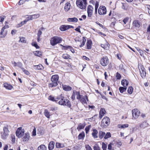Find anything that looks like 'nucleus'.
Wrapping results in <instances>:
<instances>
[{"label":"nucleus","instance_id":"0eeeda50","mask_svg":"<svg viewBox=\"0 0 150 150\" xmlns=\"http://www.w3.org/2000/svg\"><path fill=\"white\" fill-rule=\"evenodd\" d=\"M109 60L107 57H103L100 60V64L103 66H106L108 64Z\"/></svg>","mask_w":150,"mask_h":150},{"label":"nucleus","instance_id":"6e6552de","mask_svg":"<svg viewBox=\"0 0 150 150\" xmlns=\"http://www.w3.org/2000/svg\"><path fill=\"white\" fill-rule=\"evenodd\" d=\"M132 112L133 117L135 119L137 118L140 114V111L137 109H134Z\"/></svg>","mask_w":150,"mask_h":150},{"label":"nucleus","instance_id":"39448f33","mask_svg":"<svg viewBox=\"0 0 150 150\" xmlns=\"http://www.w3.org/2000/svg\"><path fill=\"white\" fill-rule=\"evenodd\" d=\"M3 132L1 133V137L3 139H6L9 135V131L8 129V126L4 127L3 128Z\"/></svg>","mask_w":150,"mask_h":150},{"label":"nucleus","instance_id":"c9c22d12","mask_svg":"<svg viewBox=\"0 0 150 150\" xmlns=\"http://www.w3.org/2000/svg\"><path fill=\"white\" fill-rule=\"evenodd\" d=\"M64 47L65 48V49H69L71 51V52L73 53H74L75 52L74 50V49L72 47H71L70 46H64Z\"/></svg>","mask_w":150,"mask_h":150},{"label":"nucleus","instance_id":"dca6fc26","mask_svg":"<svg viewBox=\"0 0 150 150\" xmlns=\"http://www.w3.org/2000/svg\"><path fill=\"white\" fill-rule=\"evenodd\" d=\"M71 6L69 2H67L65 4L64 9L65 11H68L70 9Z\"/></svg>","mask_w":150,"mask_h":150},{"label":"nucleus","instance_id":"ddd939ff","mask_svg":"<svg viewBox=\"0 0 150 150\" xmlns=\"http://www.w3.org/2000/svg\"><path fill=\"white\" fill-rule=\"evenodd\" d=\"M59 79V76L58 75L55 74L52 75L51 78V81L52 82H57Z\"/></svg>","mask_w":150,"mask_h":150},{"label":"nucleus","instance_id":"e433bc0d","mask_svg":"<svg viewBox=\"0 0 150 150\" xmlns=\"http://www.w3.org/2000/svg\"><path fill=\"white\" fill-rule=\"evenodd\" d=\"M44 114L45 116L47 118H49L50 115V113L48 112V111L47 110H45L44 112Z\"/></svg>","mask_w":150,"mask_h":150},{"label":"nucleus","instance_id":"f704fd0d","mask_svg":"<svg viewBox=\"0 0 150 150\" xmlns=\"http://www.w3.org/2000/svg\"><path fill=\"white\" fill-rule=\"evenodd\" d=\"M128 126V124H125L122 125L120 124L118 125V127L120 128H124L127 127Z\"/></svg>","mask_w":150,"mask_h":150},{"label":"nucleus","instance_id":"a211bd4d","mask_svg":"<svg viewBox=\"0 0 150 150\" xmlns=\"http://www.w3.org/2000/svg\"><path fill=\"white\" fill-rule=\"evenodd\" d=\"M92 44V41L91 40H87L86 43L87 48L88 49H91V48Z\"/></svg>","mask_w":150,"mask_h":150},{"label":"nucleus","instance_id":"6e6d98bb","mask_svg":"<svg viewBox=\"0 0 150 150\" xmlns=\"http://www.w3.org/2000/svg\"><path fill=\"white\" fill-rule=\"evenodd\" d=\"M107 148V145L104 142L102 143V148L103 150H106Z\"/></svg>","mask_w":150,"mask_h":150},{"label":"nucleus","instance_id":"7ed1b4c3","mask_svg":"<svg viewBox=\"0 0 150 150\" xmlns=\"http://www.w3.org/2000/svg\"><path fill=\"white\" fill-rule=\"evenodd\" d=\"M62 40V38L61 37L54 36L51 38L50 41V44L54 46L57 44L61 43Z\"/></svg>","mask_w":150,"mask_h":150},{"label":"nucleus","instance_id":"680f3d73","mask_svg":"<svg viewBox=\"0 0 150 150\" xmlns=\"http://www.w3.org/2000/svg\"><path fill=\"white\" fill-rule=\"evenodd\" d=\"M81 28V26H79L77 28H76L75 29V30L79 32V33H81V31H80V28Z\"/></svg>","mask_w":150,"mask_h":150},{"label":"nucleus","instance_id":"f03ea898","mask_svg":"<svg viewBox=\"0 0 150 150\" xmlns=\"http://www.w3.org/2000/svg\"><path fill=\"white\" fill-rule=\"evenodd\" d=\"M87 3L86 0H77L76 4L79 8L84 9L86 8Z\"/></svg>","mask_w":150,"mask_h":150},{"label":"nucleus","instance_id":"de8ad7c7","mask_svg":"<svg viewBox=\"0 0 150 150\" xmlns=\"http://www.w3.org/2000/svg\"><path fill=\"white\" fill-rule=\"evenodd\" d=\"M91 125H89L88 126H86L85 128V130L86 131V133H88L89 131V130L91 127Z\"/></svg>","mask_w":150,"mask_h":150},{"label":"nucleus","instance_id":"338daca9","mask_svg":"<svg viewBox=\"0 0 150 150\" xmlns=\"http://www.w3.org/2000/svg\"><path fill=\"white\" fill-rule=\"evenodd\" d=\"M75 92H74L72 94V95L71 97V99H72V100H74L75 99Z\"/></svg>","mask_w":150,"mask_h":150},{"label":"nucleus","instance_id":"bf43d9fd","mask_svg":"<svg viewBox=\"0 0 150 150\" xmlns=\"http://www.w3.org/2000/svg\"><path fill=\"white\" fill-rule=\"evenodd\" d=\"M113 144H112V143H110L108 146V149L110 150L112 149V145H113Z\"/></svg>","mask_w":150,"mask_h":150},{"label":"nucleus","instance_id":"e2e57ef3","mask_svg":"<svg viewBox=\"0 0 150 150\" xmlns=\"http://www.w3.org/2000/svg\"><path fill=\"white\" fill-rule=\"evenodd\" d=\"M99 6L98 2L96 1L95 5V9H97Z\"/></svg>","mask_w":150,"mask_h":150},{"label":"nucleus","instance_id":"49530a36","mask_svg":"<svg viewBox=\"0 0 150 150\" xmlns=\"http://www.w3.org/2000/svg\"><path fill=\"white\" fill-rule=\"evenodd\" d=\"M86 41V40L85 37H83L82 42V43L80 45V47H82L84 45L85 42Z\"/></svg>","mask_w":150,"mask_h":150},{"label":"nucleus","instance_id":"603ef678","mask_svg":"<svg viewBox=\"0 0 150 150\" xmlns=\"http://www.w3.org/2000/svg\"><path fill=\"white\" fill-rule=\"evenodd\" d=\"M93 149L94 150H100V148L98 144H96L93 146Z\"/></svg>","mask_w":150,"mask_h":150},{"label":"nucleus","instance_id":"423d86ee","mask_svg":"<svg viewBox=\"0 0 150 150\" xmlns=\"http://www.w3.org/2000/svg\"><path fill=\"white\" fill-rule=\"evenodd\" d=\"M22 127H21L18 128L16 132V136L18 138H21L22 137L24 134V130H22Z\"/></svg>","mask_w":150,"mask_h":150},{"label":"nucleus","instance_id":"412c9836","mask_svg":"<svg viewBox=\"0 0 150 150\" xmlns=\"http://www.w3.org/2000/svg\"><path fill=\"white\" fill-rule=\"evenodd\" d=\"M62 86L63 89L65 91H70L71 90V88L69 86L65 85H62Z\"/></svg>","mask_w":150,"mask_h":150},{"label":"nucleus","instance_id":"774afa93","mask_svg":"<svg viewBox=\"0 0 150 150\" xmlns=\"http://www.w3.org/2000/svg\"><path fill=\"white\" fill-rule=\"evenodd\" d=\"M17 31L15 30H12L11 32V34L12 35H13L15 34L16 33Z\"/></svg>","mask_w":150,"mask_h":150},{"label":"nucleus","instance_id":"c85d7f7f","mask_svg":"<svg viewBox=\"0 0 150 150\" xmlns=\"http://www.w3.org/2000/svg\"><path fill=\"white\" fill-rule=\"evenodd\" d=\"M85 137V133L83 132L80 133L78 136L79 139H83Z\"/></svg>","mask_w":150,"mask_h":150},{"label":"nucleus","instance_id":"c756f323","mask_svg":"<svg viewBox=\"0 0 150 150\" xmlns=\"http://www.w3.org/2000/svg\"><path fill=\"white\" fill-rule=\"evenodd\" d=\"M58 85L57 82H52L49 83V87H53L56 86Z\"/></svg>","mask_w":150,"mask_h":150},{"label":"nucleus","instance_id":"4c0bfd02","mask_svg":"<svg viewBox=\"0 0 150 150\" xmlns=\"http://www.w3.org/2000/svg\"><path fill=\"white\" fill-rule=\"evenodd\" d=\"M111 137V134L109 132H108L106 133L104 137V138L105 139H107Z\"/></svg>","mask_w":150,"mask_h":150},{"label":"nucleus","instance_id":"9b49d317","mask_svg":"<svg viewBox=\"0 0 150 150\" xmlns=\"http://www.w3.org/2000/svg\"><path fill=\"white\" fill-rule=\"evenodd\" d=\"M6 26H4L1 29L0 33V37L1 38H4L7 33V31H4V30L6 29Z\"/></svg>","mask_w":150,"mask_h":150},{"label":"nucleus","instance_id":"864d4df0","mask_svg":"<svg viewBox=\"0 0 150 150\" xmlns=\"http://www.w3.org/2000/svg\"><path fill=\"white\" fill-rule=\"evenodd\" d=\"M17 66H18L19 68H20L21 69H22V68H23V67L22 64L20 62H17Z\"/></svg>","mask_w":150,"mask_h":150},{"label":"nucleus","instance_id":"4468645a","mask_svg":"<svg viewBox=\"0 0 150 150\" xmlns=\"http://www.w3.org/2000/svg\"><path fill=\"white\" fill-rule=\"evenodd\" d=\"M140 22L138 20L134 21L133 23L134 26H135L136 29H138L140 26Z\"/></svg>","mask_w":150,"mask_h":150},{"label":"nucleus","instance_id":"4be33fe9","mask_svg":"<svg viewBox=\"0 0 150 150\" xmlns=\"http://www.w3.org/2000/svg\"><path fill=\"white\" fill-rule=\"evenodd\" d=\"M33 68L35 69L42 70L44 69V67L41 64L38 65H34Z\"/></svg>","mask_w":150,"mask_h":150},{"label":"nucleus","instance_id":"13d9d810","mask_svg":"<svg viewBox=\"0 0 150 150\" xmlns=\"http://www.w3.org/2000/svg\"><path fill=\"white\" fill-rule=\"evenodd\" d=\"M85 148L86 150H92V148L89 145H86Z\"/></svg>","mask_w":150,"mask_h":150},{"label":"nucleus","instance_id":"6ab92c4d","mask_svg":"<svg viewBox=\"0 0 150 150\" xmlns=\"http://www.w3.org/2000/svg\"><path fill=\"white\" fill-rule=\"evenodd\" d=\"M54 142H50L48 145V149L49 150H52L54 146Z\"/></svg>","mask_w":150,"mask_h":150},{"label":"nucleus","instance_id":"09e8293b","mask_svg":"<svg viewBox=\"0 0 150 150\" xmlns=\"http://www.w3.org/2000/svg\"><path fill=\"white\" fill-rule=\"evenodd\" d=\"M105 109L103 108H101L100 109L99 113L104 115L105 112Z\"/></svg>","mask_w":150,"mask_h":150},{"label":"nucleus","instance_id":"a19ab883","mask_svg":"<svg viewBox=\"0 0 150 150\" xmlns=\"http://www.w3.org/2000/svg\"><path fill=\"white\" fill-rule=\"evenodd\" d=\"M85 126L81 123L79 124L78 127H77V129L79 130L83 129L84 128Z\"/></svg>","mask_w":150,"mask_h":150},{"label":"nucleus","instance_id":"393cba45","mask_svg":"<svg viewBox=\"0 0 150 150\" xmlns=\"http://www.w3.org/2000/svg\"><path fill=\"white\" fill-rule=\"evenodd\" d=\"M78 21V19L76 17L69 18L67 19V21L69 22H76Z\"/></svg>","mask_w":150,"mask_h":150},{"label":"nucleus","instance_id":"72a5a7b5","mask_svg":"<svg viewBox=\"0 0 150 150\" xmlns=\"http://www.w3.org/2000/svg\"><path fill=\"white\" fill-rule=\"evenodd\" d=\"M38 150H46V147L44 145H41L38 148Z\"/></svg>","mask_w":150,"mask_h":150},{"label":"nucleus","instance_id":"37998d69","mask_svg":"<svg viewBox=\"0 0 150 150\" xmlns=\"http://www.w3.org/2000/svg\"><path fill=\"white\" fill-rule=\"evenodd\" d=\"M62 57L64 59H70V56L67 54H63Z\"/></svg>","mask_w":150,"mask_h":150},{"label":"nucleus","instance_id":"2f4dec72","mask_svg":"<svg viewBox=\"0 0 150 150\" xmlns=\"http://www.w3.org/2000/svg\"><path fill=\"white\" fill-rule=\"evenodd\" d=\"M127 87H120L119 88V90L121 93H123L126 90Z\"/></svg>","mask_w":150,"mask_h":150},{"label":"nucleus","instance_id":"1a4fd4ad","mask_svg":"<svg viewBox=\"0 0 150 150\" xmlns=\"http://www.w3.org/2000/svg\"><path fill=\"white\" fill-rule=\"evenodd\" d=\"M98 12L100 15L105 14L106 13V10L105 7L100 6L98 9Z\"/></svg>","mask_w":150,"mask_h":150},{"label":"nucleus","instance_id":"5701e85b","mask_svg":"<svg viewBox=\"0 0 150 150\" xmlns=\"http://www.w3.org/2000/svg\"><path fill=\"white\" fill-rule=\"evenodd\" d=\"M109 45L108 42H106L105 44H101V46L105 49L107 50L109 48Z\"/></svg>","mask_w":150,"mask_h":150},{"label":"nucleus","instance_id":"58836bf2","mask_svg":"<svg viewBox=\"0 0 150 150\" xmlns=\"http://www.w3.org/2000/svg\"><path fill=\"white\" fill-rule=\"evenodd\" d=\"M34 54L36 56L40 57L42 55V53L40 51H36L34 52Z\"/></svg>","mask_w":150,"mask_h":150},{"label":"nucleus","instance_id":"a878e982","mask_svg":"<svg viewBox=\"0 0 150 150\" xmlns=\"http://www.w3.org/2000/svg\"><path fill=\"white\" fill-rule=\"evenodd\" d=\"M4 87H5L6 89L8 90H11L13 88V86L10 84H9L8 83H5L4 84Z\"/></svg>","mask_w":150,"mask_h":150},{"label":"nucleus","instance_id":"69168bd1","mask_svg":"<svg viewBox=\"0 0 150 150\" xmlns=\"http://www.w3.org/2000/svg\"><path fill=\"white\" fill-rule=\"evenodd\" d=\"M121 75L120 74L118 73V72L116 73V77L117 79H120L121 78Z\"/></svg>","mask_w":150,"mask_h":150},{"label":"nucleus","instance_id":"2eb2a0df","mask_svg":"<svg viewBox=\"0 0 150 150\" xmlns=\"http://www.w3.org/2000/svg\"><path fill=\"white\" fill-rule=\"evenodd\" d=\"M98 131L96 129H94L93 130V132L92 133V135L94 139H96L98 138Z\"/></svg>","mask_w":150,"mask_h":150},{"label":"nucleus","instance_id":"8fccbe9b","mask_svg":"<svg viewBox=\"0 0 150 150\" xmlns=\"http://www.w3.org/2000/svg\"><path fill=\"white\" fill-rule=\"evenodd\" d=\"M22 71L26 75H28L30 74V72L27 70H25L24 68H22Z\"/></svg>","mask_w":150,"mask_h":150},{"label":"nucleus","instance_id":"7c9ffc66","mask_svg":"<svg viewBox=\"0 0 150 150\" xmlns=\"http://www.w3.org/2000/svg\"><path fill=\"white\" fill-rule=\"evenodd\" d=\"M122 8L124 10H126L127 8L128 5L126 2L122 3Z\"/></svg>","mask_w":150,"mask_h":150},{"label":"nucleus","instance_id":"ea45409f","mask_svg":"<svg viewBox=\"0 0 150 150\" xmlns=\"http://www.w3.org/2000/svg\"><path fill=\"white\" fill-rule=\"evenodd\" d=\"M20 38V40L19 41V42H23V43H26V40H25V38L24 37H19Z\"/></svg>","mask_w":150,"mask_h":150},{"label":"nucleus","instance_id":"f3484780","mask_svg":"<svg viewBox=\"0 0 150 150\" xmlns=\"http://www.w3.org/2000/svg\"><path fill=\"white\" fill-rule=\"evenodd\" d=\"M60 99V97H58L57 98H55L54 97L50 96L49 97H48V99L49 100H50L51 101H55V102H57Z\"/></svg>","mask_w":150,"mask_h":150},{"label":"nucleus","instance_id":"4d7b16f0","mask_svg":"<svg viewBox=\"0 0 150 150\" xmlns=\"http://www.w3.org/2000/svg\"><path fill=\"white\" fill-rule=\"evenodd\" d=\"M39 16L40 15L39 14L32 15V19H33L38 18Z\"/></svg>","mask_w":150,"mask_h":150},{"label":"nucleus","instance_id":"79ce46f5","mask_svg":"<svg viewBox=\"0 0 150 150\" xmlns=\"http://www.w3.org/2000/svg\"><path fill=\"white\" fill-rule=\"evenodd\" d=\"M133 91V88L132 86H129L127 92L131 94L132 93Z\"/></svg>","mask_w":150,"mask_h":150},{"label":"nucleus","instance_id":"b1692460","mask_svg":"<svg viewBox=\"0 0 150 150\" xmlns=\"http://www.w3.org/2000/svg\"><path fill=\"white\" fill-rule=\"evenodd\" d=\"M121 84L124 87H127L128 84V82L126 79H124L122 80Z\"/></svg>","mask_w":150,"mask_h":150},{"label":"nucleus","instance_id":"20e7f679","mask_svg":"<svg viewBox=\"0 0 150 150\" xmlns=\"http://www.w3.org/2000/svg\"><path fill=\"white\" fill-rule=\"evenodd\" d=\"M110 123L109 118L107 116L104 117L102 120L101 126L103 128H106Z\"/></svg>","mask_w":150,"mask_h":150},{"label":"nucleus","instance_id":"052dcab7","mask_svg":"<svg viewBox=\"0 0 150 150\" xmlns=\"http://www.w3.org/2000/svg\"><path fill=\"white\" fill-rule=\"evenodd\" d=\"M128 18H126L123 20V22L125 24H126L127 22L128 21Z\"/></svg>","mask_w":150,"mask_h":150},{"label":"nucleus","instance_id":"bb28decb","mask_svg":"<svg viewBox=\"0 0 150 150\" xmlns=\"http://www.w3.org/2000/svg\"><path fill=\"white\" fill-rule=\"evenodd\" d=\"M67 25H63L60 28V29L61 31H63L68 29Z\"/></svg>","mask_w":150,"mask_h":150},{"label":"nucleus","instance_id":"a18cd8bd","mask_svg":"<svg viewBox=\"0 0 150 150\" xmlns=\"http://www.w3.org/2000/svg\"><path fill=\"white\" fill-rule=\"evenodd\" d=\"M148 124L146 122H143L142 124L140 126L144 128L148 126Z\"/></svg>","mask_w":150,"mask_h":150},{"label":"nucleus","instance_id":"3c124183","mask_svg":"<svg viewBox=\"0 0 150 150\" xmlns=\"http://www.w3.org/2000/svg\"><path fill=\"white\" fill-rule=\"evenodd\" d=\"M81 148L79 145H76L74 146L73 148V150H80Z\"/></svg>","mask_w":150,"mask_h":150},{"label":"nucleus","instance_id":"aec40b11","mask_svg":"<svg viewBox=\"0 0 150 150\" xmlns=\"http://www.w3.org/2000/svg\"><path fill=\"white\" fill-rule=\"evenodd\" d=\"M30 134L28 133H26L23 138V141H27L29 140L30 138Z\"/></svg>","mask_w":150,"mask_h":150},{"label":"nucleus","instance_id":"5fc2aeb1","mask_svg":"<svg viewBox=\"0 0 150 150\" xmlns=\"http://www.w3.org/2000/svg\"><path fill=\"white\" fill-rule=\"evenodd\" d=\"M44 28H41L40 29V30H38V32L37 34L38 37H40V36L42 34V32L40 30V29H41V30H42Z\"/></svg>","mask_w":150,"mask_h":150},{"label":"nucleus","instance_id":"c03bdc74","mask_svg":"<svg viewBox=\"0 0 150 150\" xmlns=\"http://www.w3.org/2000/svg\"><path fill=\"white\" fill-rule=\"evenodd\" d=\"M74 92H75V95L76 96V98L77 99L79 100V98H81V96L82 95H81L80 94V93L79 92L75 91Z\"/></svg>","mask_w":150,"mask_h":150},{"label":"nucleus","instance_id":"f8f14e48","mask_svg":"<svg viewBox=\"0 0 150 150\" xmlns=\"http://www.w3.org/2000/svg\"><path fill=\"white\" fill-rule=\"evenodd\" d=\"M79 100L83 104H84L86 103V99L87 100L88 98L86 96H83L82 95L81 96Z\"/></svg>","mask_w":150,"mask_h":150},{"label":"nucleus","instance_id":"0e129e2a","mask_svg":"<svg viewBox=\"0 0 150 150\" xmlns=\"http://www.w3.org/2000/svg\"><path fill=\"white\" fill-rule=\"evenodd\" d=\"M26 19L27 20H28V21L29 20H32V15L28 16V17L26 18Z\"/></svg>","mask_w":150,"mask_h":150},{"label":"nucleus","instance_id":"cd10ccee","mask_svg":"<svg viewBox=\"0 0 150 150\" xmlns=\"http://www.w3.org/2000/svg\"><path fill=\"white\" fill-rule=\"evenodd\" d=\"M105 135V133L102 131H100L99 132V137L100 139H102Z\"/></svg>","mask_w":150,"mask_h":150},{"label":"nucleus","instance_id":"f257e3e1","mask_svg":"<svg viewBox=\"0 0 150 150\" xmlns=\"http://www.w3.org/2000/svg\"><path fill=\"white\" fill-rule=\"evenodd\" d=\"M59 100H60L58 102L59 105L66 106L69 108L71 107V104L69 100L65 98L64 97H60Z\"/></svg>","mask_w":150,"mask_h":150},{"label":"nucleus","instance_id":"9d476101","mask_svg":"<svg viewBox=\"0 0 150 150\" xmlns=\"http://www.w3.org/2000/svg\"><path fill=\"white\" fill-rule=\"evenodd\" d=\"M93 8V6L91 5H89L87 7L88 16V17H90L91 16Z\"/></svg>","mask_w":150,"mask_h":150},{"label":"nucleus","instance_id":"473e14b6","mask_svg":"<svg viewBox=\"0 0 150 150\" xmlns=\"http://www.w3.org/2000/svg\"><path fill=\"white\" fill-rule=\"evenodd\" d=\"M140 75L142 78L145 77L146 74L145 70L140 71Z\"/></svg>","mask_w":150,"mask_h":150}]
</instances>
